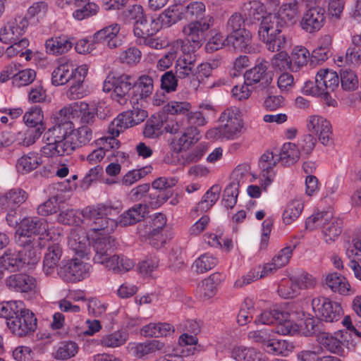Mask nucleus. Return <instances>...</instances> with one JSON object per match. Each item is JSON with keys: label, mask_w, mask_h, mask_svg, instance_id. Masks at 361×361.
I'll use <instances>...</instances> for the list:
<instances>
[{"label": "nucleus", "mask_w": 361, "mask_h": 361, "mask_svg": "<svg viewBox=\"0 0 361 361\" xmlns=\"http://www.w3.org/2000/svg\"><path fill=\"white\" fill-rule=\"evenodd\" d=\"M119 211V207L111 202L88 206L82 209V216L92 221L90 236L95 252L93 257L95 263H104L114 250L115 238L110 233L118 226L116 220L112 217L117 216Z\"/></svg>", "instance_id": "1"}, {"label": "nucleus", "mask_w": 361, "mask_h": 361, "mask_svg": "<svg viewBox=\"0 0 361 361\" xmlns=\"http://www.w3.org/2000/svg\"><path fill=\"white\" fill-rule=\"evenodd\" d=\"M0 317L6 319L8 328L19 337L32 334L37 328V318L20 300L0 303Z\"/></svg>", "instance_id": "2"}, {"label": "nucleus", "mask_w": 361, "mask_h": 361, "mask_svg": "<svg viewBox=\"0 0 361 361\" xmlns=\"http://www.w3.org/2000/svg\"><path fill=\"white\" fill-rule=\"evenodd\" d=\"M43 139L46 144L41 148V153L46 157H58L72 154L76 149L68 133V128L64 123L54 125L47 130Z\"/></svg>", "instance_id": "3"}, {"label": "nucleus", "mask_w": 361, "mask_h": 361, "mask_svg": "<svg viewBox=\"0 0 361 361\" xmlns=\"http://www.w3.org/2000/svg\"><path fill=\"white\" fill-rule=\"evenodd\" d=\"M284 26L283 20L266 11V14L259 24L258 35L269 51L275 52L285 48L286 38L282 34Z\"/></svg>", "instance_id": "4"}, {"label": "nucleus", "mask_w": 361, "mask_h": 361, "mask_svg": "<svg viewBox=\"0 0 361 361\" xmlns=\"http://www.w3.org/2000/svg\"><path fill=\"white\" fill-rule=\"evenodd\" d=\"M305 225L311 231L321 227L324 240L326 243L336 241L343 231V221L334 217L331 211L314 213L306 219Z\"/></svg>", "instance_id": "5"}, {"label": "nucleus", "mask_w": 361, "mask_h": 361, "mask_svg": "<svg viewBox=\"0 0 361 361\" xmlns=\"http://www.w3.org/2000/svg\"><path fill=\"white\" fill-rule=\"evenodd\" d=\"M265 6L259 1H250L243 4L240 13H234L228 18L226 29L231 32L241 31L243 25L259 24L266 14Z\"/></svg>", "instance_id": "6"}, {"label": "nucleus", "mask_w": 361, "mask_h": 361, "mask_svg": "<svg viewBox=\"0 0 361 361\" xmlns=\"http://www.w3.org/2000/svg\"><path fill=\"white\" fill-rule=\"evenodd\" d=\"M205 12V4L202 1H195L185 6L180 4L173 5L160 14V18L164 25L170 27L182 18L202 20L206 17Z\"/></svg>", "instance_id": "7"}, {"label": "nucleus", "mask_w": 361, "mask_h": 361, "mask_svg": "<svg viewBox=\"0 0 361 361\" xmlns=\"http://www.w3.org/2000/svg\"><path fill=\"white\" fill-rule=\"evenodd\" d=\"M213 24V18L207 16L202 20H194L184 26L183 33L185 37V42L183 44H187L190 51L195 52L196 49L202 46L205 40L207 31Z\"/></svg>", "instance_id": "8"}, {"label": "nucleus", "mask_w": 361, "mask_h": 361, "mask_svg": "<svg viewBox=\"0 0 361 361\" xmlns=\"http://www.w3.org/2000/svg\"><path fill=\"white\" fill-rule=\"evenodd\" d=\"M131 79L132 77L128 75L115 76L109 74L104 81L103 91H112V99L121 105H125L129 99V91L132 89Z\"/></svg>", "instance_id": "9"}, {"label": "nucleus", "mask_w": 361, "mask_h": 361, "mask_svg": "<svg viewBox=\"0 0 361 361\" xmlns=\"http://www.w3.org/2000/svg\"><path fill=\"white\" fill-rule=\"evenodd\" d=\"M91 271L90 264L75 257L63 263L58 269V274L66 282L75 283L88 278Z\"/></svg>", "instance_id": "10"}, {"label": "nucleus", "mask_w": 361, "mask_h": 361, "mask_svg": "<svg viewBox=\"0 0 361 361\" xmlns=\"http://www.w3.org/2000/svg\"><path fill=\"white\" fill-rule=\"evenodd\" d=\"M88 68L87 65L75 66L68 60L62 59L59 66L51 73V83L55 86L63 85L76 77L86 75Z\"/></svg>", "instance_id": "11"}, {"label": "nucleus", "mask_w": 361, "mask_h": 361, "mask_svg": "<svg viewBox=\"0 0 361 361\" xmlns=\"http://www.w3.org/2000/svg\"><path fill=\"white\" fill-rule=\"evenodd\" d=\"M317 341L322 349L339 356H343L348 344L349 335L345 330H339L334 334L320 332L317 334Z\"/></svg>", "instance_id": "12"}, {"label": "nucleus", "mask_w": 361, "mask_h": 361, "mask_svg": "<svg viewBox=\"0 0 361 361\" xmlns=\"http://www.w3.org/2000/svg\"><path fill=\"white\" fill-rule=\"evenodd\" d=\"M312 310L316 316L326 322L338 321L343 315L341 305L324 297H317L312 301Z\"/></svg>", "instance_id": "13"}, {"label": "nucleus", "mask_w": 361, "mask_h": 361, "mask_svg": "<svg viewBox=\"0 0 361 361\" xmlns=\"http://www.w3.org/2000/svg\"><path fill=\"white\" fill-rule=\"evenodd\" d=\"M307 128L310 132L318 136L323 145L329 146L333 144L332 127L325 118L318 115L308 116Z\"/></svg>", "instance_id": "14"}, {"label": "nucleus", "mask_w": 361, "mask_h": 361, "mask_svg": "<svg viewBox=\"0 0 361 361\" xmlns=\"http://www.w3.org/2000/svg\"><path fill=\"white\" fill-rule=\"evenodd\" d=\"M181 51L183 54L176 60L175 73L179 79L194 78L197 55L187 44H182Z\"/></svg>", "instance_id": "15"}, {"label": "nucleus", "mask_w": 361, "mask_h": 361, "mask_svg": "<svg viewBox=\"0 0 361 361\" xmlns=\"http://www.w3.org/2000/svg\"><path fill=\"white\" fill-rule=\"evenodd\" d=\"M316 83L321 90L322 97L329 106H334L336 101L330 97L329 93L334 92L339 84V77L336 72L329 70H320L316 75Z\"/></svg>", "instance_id": "16"}, {"label": "nucleus", "mask_w": 361, "mask_h": 361, "mask_svg": "<svg viewBox=\"0 0 361 361\" xmlns=\"http://www.w3.org/2000/svg\"><path fill=\"white\" fill-rule=\"evenodd\" d=\"M267 62H261L255 67L247 71L244 74V79L247 85L251 86L258 84L262 89L267 87L273 80L274 73L268 71Z\"/></svg>", "instance_id": "17"}, {"label": "nucleus", "mask_w": 361, "mask_h": 361, "mask_svg": "<svg viewBox=\"0 0 361 361\" xmlns=\"http://www.w3.org/2000/svg\"><path fill=\"white\" fill-rule=\"evenodd\" d=\"M27 27L28 21L25 17H18L8 22L0 30V41L6 44L18 41Z\"/></svg>", "instance_id": "18"}, {"label": "nucleus", "mask_w": 361, "mask_h": 361, "mask_svg": "<svg viewBox=\"0 0 361 361\" xmlns=\"http://www.w3.org/2000/svg\"><path fill=\"white\" fill-rule=\"evenodd\" d=\"M325 19V10L320 6H313L304 13L300 26L307 32L313 33L323 27Z\"/></svg>", "instance_id": "19"}, {"label": "nucleus", "mask_w": 361, "mask_h": 361, "mask_svg": "<svg viewBox=\"0 0 361 361\" xmlns=\"http://www.w3.org/2000/svg\"><path fill=\"white\" fill-rule=\"evenodd\" d=\"M6 287L14 292L30 293L37 287V279L29 274L18 273L11 274L6 279Z\"/></svg>", "instance_id": "20"}, {"label": "nucleus", "mask_w": 361, "mask_h": 361, "mask_svg": "<svg viewBox=\"0 0 361 361\" xmlns=\"http://www.w3.org/2000/svg\"><path fill=\"white\" fill-rule=\"evenodd\" d=\"M17 232L20 237H30L32 235H49L48 224L44 219L37 216L24 218L20 223L19 228Z\"/></svg>", "instance_id": "21"}, {"label": "nucleus", "mask_w": 361, "mask_h": 361, "mask_svg": "<svg viewBox=\"0 0 361 361\" xmlns=\"http://www.w3.org/2000/svg\"><path fill=\"white\" fill-rule=\"evenodd\" d=\"M121 26L113 23L96 32L92 36V40L97 44L106 42L108 47L115 49L122 45L123 41L118 36Z\"/></svg>", "instance_id": "22"}, {"label": "nucleus", "mask_w": 361, "mask_h": 361, "mask_svg": "<svg viewBox=\"0 0 361 361\" xmlns=\"http://www.w3.org/2000/svg\"><path fill=\"white\" fill-rule=\"evenodd\" d=\"M154 91V80L149 75L143 74L132 84L131 103L138 104L139 100L149 97Z\"/></svg>", "instance_id": "23"}, {"label": "nucleus", "mask_w": 361, "mask_h": 361, "mask_svg": "<svg viewBox=\"0 0 361 361\" xmlns=\"http://www.w3.org/2000/svg\"><path fill=\"white\" fill-rule=\"evenodd\" d=\"M90 233L86 235L84 231H73L68 238V246L80 257H84L89 254L90 245H92V239Z\"/></svg>", "instance_id": "24"}, {"label": "nucleus", "mask_w": 361, "mask_h": 361, "mask_svg": "<svg viewBox=\"0 0 361 361\" xmlns=\"http://www.w3.org/2000/svg\"><path fill=\"white\" fill-rule=\"evenodd\" d=\"M200 131L194 126H188L183 128L179 133L180 137L174 139L170 144L171 149L176 154H178L182 150L188 148L193 142H196L199 137Z\"/></svg>", "instance_id": "25"}, {"label": "nucleus", "mask_w": 361, "mask_h": 361, "mask_svg": "<svg viewBox=\"0 0 361 361\" xmlns=\"http://www.w3.org/2000/svg\"><path fill=\"white\" fill-rule=\"evenodd\" d=\"M127 128L126 125H124L123 120L121 118V115L119 114L109 126L108 133L109 135L100 138L99 140L100 142L99 144L111 148L113 150L118 149L121 143L119 140L116 139V137H118L121 132Z\"/></svg>", "instance_id": "26"}, {"label": "nucleus", "mask_w": 361, "mask_h": 361, "mask_svg": "<svg viewBox=\"0 0 361 361\" xmlns=\"http://www.w3.org/2000/svg\"><path fill=\"white\" fill-rule=\"evenodd\" d=\"M277 163H279L278 154H274L269 151L264 152L259 159V167L261 170V176L264 178V183L262 184L264 190L273 180L274 168Z\"/></svg>", "instance_id": "27"}, {"label": "nucleus", "mask_w": 361, "mask_h": 361, "mask_svg": "<svg viewBox=\"0 0 361 361\" xmlns=\"http://www.w3.org/2000/svg\"><path fill=\"white\" fill-rule=\"evenodd\" d=\"M178 179L175 177H159L152 182V186L154 189L158 190L160 194L157 195V201L152 205L159 206L165 202L171 195V188L176 185Z\"/></svg>", "instance_id": "28"}, {"label": "nucleus", "mask_w": 361, "mask_h": 361, "mask_svg": "<svg viewBox=\"0 0 361 361\" xmlns=\"http://www.w3.org/2000/svg\"><path fill=\"white\" fill-rule=\"evenodd\" d=\"M73 44V42L70 37L66 35H60L47 39L44 45L47 54L58 56L70 51Z\"/></svg>", "instance_id": "29"}, {"label": "nucleus", "mask_w": 361, "mask_h": 361, "mask_svg": "<svg viewBox=\"0 0 361 361\" xmlns=\"http://www.w3.org/2000/svg\"><path fill=\"white\" fill-rule=\"evenodd\" d=\"M162 26L164 25L161 20L160 16L157 19L144 16L135 23L134 35L136 38L146 35H155Z\"/></svg>", "instance_id": "30"}, {"label": "nucleus", "mask_w": 361, "mask_h": 361, "mask_svg": "<svg viewBox=\"0 0 361 361\" xmlns=\"http://www.w3.org/2000/svg\"><path fill=\"white\" fill-rule=\"evenodd\" d=\"M326 284L333 292L340 295H351L355 293V290L351 288L348 280L336 272L326 276Z\"/></svg>", "instance_id": "31"}, {"label": "nucleus", "mask_w": 361, "mask_h": 361, "mask_svg": "<svg viewBox=\"0 0 361 361\" xmlns=\"http://www.w3.org/2000/svg\"><path fill=\"white\" fill-rule=\"evenodd\" d=\"M62 254L63 250L60 244L52 243L48 246L43 259V270L46 275H50L54 271Z\"/></svg>", "instance_id": "32"}, {"label": "nucleus", "mask_w": 361, "mask_h": 361, "mask_svg": "<svg viewBox=\"0 0 361 361\" xmlns=\"http://www.w3.org/2000/svg\"><path fill=\"white\" fill-rule=\"evenodd\" d=\"M100 264L104 265L105 268L112 271L114 274L128 271L134 267L133 260L122 255H111L104 260V263H100Z\"/></svg>", "instance_id": "33"}, {"label": "nucleus", "mask_w": 361, "mask_h": 361, "mask_svg": "<svg viewBox=\"0 0 361 361\" xmlns=\"http://www.w3.org/2000/svg\"><path fill=\"white\" fill-rule=\"evenodd\" d=\"M147 211L146 204H135L127 211L123 212L120 216L119 220L117 221L123 226H128L135 224L140 221L145 216Z\"/></svg>", "instance_id": "34"}, {"label": "nucleus", "mask_w": 361, "mask_h": 361, "mask_svg": "<svg viewBox=\"0 0 361 361\" xmlns=\"http://www.w3.org/2000/svg\"><path fill=\"white\" fill-rule=\"evenodd\" d=\"M302 1L299 0H291L283 4L278 11V13H271L272 16H276L285 22H289L291 24L295 23L299 16L300 5Z\"/></svg>", "instance_id": "35"}, {"label": "nucleus", "mask_w": 361, "mask_h": 361, "mask_svg": "<svg viewBox=\"0 0 361 361\" xmlns=\"http://www.w3.org/2000/svg\"><path fill=\"white\" fill-rule=\"evenodd\" d=\"M164 343L158 340H152L144 343H133L130 346V350L139 358L145 355L161 351L164 348Z\"/></svg>", "instance_id": "36"}, {"label": "nucleus", "mask_w": 361, "mask_h": 361, "mask_svg": "<svg viewBox=\"0 0 361 361\" xmlns=\"http://www.w3.org/2000/svg\"><path fill=\"white\" fill-rule=\"evenodd\" d=\"M231 356L236 361H267L264 355L254 348L235 347Z\"/></svg>", "instance_id": "37"}, {"label": "nucleus", "mask_w": 361, "mask_h": 361, "mask_svg": "<svg viewBox=\"0 0 361 361\" xmlns=\"http://www.w3.org/2000/svg\"><path fill=\"white\" fill-rule=\"evenodd\" d=\"M68 128V133L77 149L87 145L92 138V130L87 126H82L77 129H72L71 123H66Z\"/></svg>", "instance_id": "38"}, {"label": "nucleus", "mask_w": 361, "mask_h": 361, "mask_svg": "<svg viewBox=\"0 0 361 361\" xmlns=\"http://www.w3.org/2000/svg\"><path fill=\"white\" fill-rule=\"evenodd\" d=\"M174 328L168 323H150L141 329V334L145 337H162L171 335Z\"/></svg>", "instance_id": "39"}, {"label": "nucleus", "mask_w": 361, "mask_h": 361, "mask_svg": "<svg viewBox=\"0 0 361 361\" xmlns=\"http://www.w3.org/2000/svg\"><path fill=\"white\" fill-rule=\"evenodd\" d=\"M42 164V159L36 152H29L18 159L16 167L18 171L23 173H28L36 169Z\"/></svg>", "instance_id": "40"}, {"label": "nucleus", "mask_w": 361, "mask_h": 361, "mask_svg": "<svg viewBox=\"0 0 361 361\" xmlns=\"http://www.w3.org/2000/svg\"><path fill=\"white\" fill-rule=\"evenodd\" d=\"M135 104H133L132 110L120 114L121 118L124 121V125L128 128L143 122L148 116L146 110L138 107V106H135Z\"/></svg>", "instance_id": "41"}, {"label": "nucleus", "mask_w": 361, "mask_h": 361, "mask_svg": "<svg viewBox=\"0 0 361 361\" xmlns=\"http://www.w3.org/2000/svg\"><path fill=\"white\" fill-rule=\"evenodd\" d=\"M221 191V188L219 185L216 184L212 185L197 204L196 211L204 212L209 210L219 200Z\"/></svg>", "instance_id": "42"}, {"label": "nucleus", "mask_w": 361, "mask_h": 361, "mask_svg": "<svg viewBox=\"0 0 361 361\" xmlns=\"http://www.w3.org/2000/svg\"><path fill=\"white\" fill-rule=\"evenodd\" d=\"M298 147L291 142L285 143L278 154L279 162L283 166H290L297 162L300 158Z\"/></svg>", "instance_id": "43"}, {"label": "nucleus", "mask_w": 361, "mask_h": 361, "mask_svg": "<svg viewBox=\"0 0 361 361\" xmlns=\"http://www.w3.org/2000/svg\"><path fill=\"white\" fill-rule=\"evenodd\" d=\"M0 267L4 269H9L11 271H15L24 267L19 250H7L0 257Z\"/></svg>", "instance_id": "44"}, {"label": "nucleus", "mask_w": 361, "mask_h": 361, "mask_svg": "<svg viewBox=\"0 0 361 361\" xmlns=\"http://www.w3.org/2000/svg\"><path fill=\"white\" fill-rule=\"evenodd\" d=\"M75 4L78 8L73 13V17L78 20L95 15L99 6L90 0H75Z\"/></svg>", "instance_id": "45"}, {"label": "nucleus", "mask_w": 361, "mask_h": 361, "mask_svg": "<svg viewBox=\"0 0 361 361\" xmlns=\"http://www.w3.org/2000/svg\"><path fill=\"white\" fill-rule=\"evenodd\" d=\"M44 115L40 107L35 106L31 107L23 116V121L27 126L31 129L43 128L45 130V126L43 123Z\"/></svg>", "instance_id": "46"}, {"label": "nucleus", "mask_w": 361, "mask_h": 361, "mask_svg": "<svg viewBox=\"0 0 361 361\" xmlns=\"http://www.w3.org/2000/svg\"><path fill=\"white\" fill-rule=\"evenodd\" d=\"M310 57V54L305 47L299 46L294 47L290 56L291 71L297 72L307 65Z\"/></svg>", "instance_id": "47"}, {"label": "nucleus", "mask_w": 361, "mask_h": 361, "mask_svg": "<svg viewBox=\"0 0 361 361\" xmlns=\"http://www.w3.org/2000/svg\"><path fill=\"white\" fill-rule=\"evenodd\" d=\"M250 36L246 30L231 32L227 36V46L235 50L243 51L250 43Z\"/></svg>", "instance_id": "48"}, {"label": "nucleus", "mask_w": 361, "mask_h": 361, "mask_svg": "<svg viewBox=\"0 0 361 361\" xmlns=\"http://www.w3.org/2000/svg\"><path fill=\"white\" fill-rule=\"evenodd\" d=\"M304 204L301 200L290 201L283 213V221L286 224H290L295 221L302 213Z\"/></svg>", "instance_id": "49"}, {"label": "nucleus", "mask_w": 361, "mask_h": 361, "mask_svg": "<svg viewBox=\"0 0 361 361\" xmlns=\"http://www.w3.org/2000/svg\"><path fill=\"white\" fill-rule=\"evenodd\" d=\"M42 133L43 128L42 127L37 129L28 128L23 132H19L15 140L18 145L29 147L35 143Z\"/></svg>", "instance_id": "50"}, {"label": "nucleus", "mask_w": 361, "mask_h": 361, "mask_svg": "<svg viewBox=\"0 0 361 361\" xmlns=\"http://www.w3.org/2000/svg\"><path fill=\"white\" fill-rule=\"evenodd\" d=\"M283 317L279 319L275 323V326L271 329L272 333H276L280 335L293 334L297 331L296 326L293 324V322L289 319V314L283 311Z\"/></svg>", "instance_id": "51"}, {"label": "nucleus", "mask_w": 361, "mask_h": 361, "mask_svg": "<svg viewBox=\"0 0 361 361\" xmlns=\"http://www.w3.org/2000/svg\"><path fill=\"white\" fill-rule=\"evenodd\" d=\"M279 295L283 298H293L299 293L298 285L293 276L281 280L278 286Z\"/></svg>", "instance_id": "52"}, {"label": "nucleus", "mask_w": 361, "mask_h": 361, "mask_svg": "<svg viewBox=\"0 0 361 361\" xmlns=\"http://www.w3.org/2000/svg\"><path fill=\"white\" fill-rule=\"evenodd\" d=\"M163 121L160 116H152L145 123L143 134L148 138L159 137L161 133Z\"/></svg>", "instance_id": "53"}, {"label": "nucleus", "mask_w": 361, "mask_h": 361, "mask_svg": "<svg viewBox=\"0 0 361 361\" xmlns=\"http://www.w3.org/2000/svg\"><path fill=\"white\" fill-rule=\"evenodd\" d=\"M361 49V35H353L351 38V43L346 50L345 61L348 64H358V51Z\"/></svg>", "instance_id": "54"}, {"label": "nucleus", "mask_w": 361, "mask_h": 361, "mask_svg": "<svg viewBox=\"0 0 361 361\" xmlns=\"http://www.w3.org/2000/svg\"><path fill=\"white\" fill-rule=\"evenodd\" d=\"M78 351V346L75 342H61L54 353V357L57 360H67L74 357Z\"/></svg>", "instance_id": "55"}, {"label": "nucleus", "mask_w": 361, "mask_h": 361, "mask_svg": "<svg viewBox=\"0 0 361 361\" xmlns=\"http://www.w3.org/2000/svg\"><path fill=\"white\" fill-rule=\"evenodd\" d=\"M340 80L341 87L345 91H353L358 87V78L356 73L350 69H341Z\"/></svg>", "instance_id": "56"}, {"label": "nucleus", "mask_w": 361, "mask_h": 361, "mask_svg": "<svg viewBox=\"0 0 361 361\" xmlns=\"http://www.w3.org/2000/svg\"><path fill=\"white\" fill-rule=\"evenodd\" d=\"M331 44V37L326 35L323 38V43L312 51V61L323 62L329 59L331 55L330 45Z\"/></svg>", "instance_id": "57"}, {"label": "nucleus", "mask_w": 361, "mask_h": 361, "mask_svg": "<svg viewBox=\"0 0 361 361\" xmlns=\"http://www.w3.org/2000/svg\"><path fill=\"white\" fill-rule=\"evenodd\" d=\"M6 204L11 209L19 207L27 198V193L22 189L14 188L6 193Z\"/></svg>", "instance_id": "58"}, {"label": "nucleus", "mask_w": 361, "mask_h": 361, "mask_svg": "<svg viewBox=\"0 0 361 361\" xmlns=\"http://www.w3.org/2000/svg\"><path fill=\"white\" fill-rule=\"evenodd\" d=\"M128 338L126 331H117L104 336L101 341L102 345L109 348H116L124 344Z\"/></svg>", "instance_id": "59"}, {"label": "nucleus", "mask_w": 361, "mask_h": 361, "mask_svg": "<svg viewBox=\"0 0 361 361\" xmlns=\"http://www.w3.org/2000/svg\"><path fill=\"white\" fill-rule=\"evenodd\" d=\"M218 260L214 256L209 254L202 255L197 258L193 266L197 273H204L213 269L217 264Z\"/></svg>", "instance_id": "60"}, {"label": "nucleus", "mask_w": 361, "mask_h": 361, "mask_svg": "<svg viewBox=\"0 0 361 361\" xmlns=\"http://www.w3.org/2000/svg\"><path fill=\"white\" fill-rule=\"evenodd\" d=\"M208 150V145L204 142L198 144L193 149L183 155V164L188 165L198 161Z\"/></svg>", "instance_id": "61"}, {"label": "nucleus", "mask_w": 361, "mask_h": 361, "mask_svg": "<svg viewBox=\"0 0 361 361\" xmlns=\"http://www.w3.org/2000/svg\"><path fill=\"white\" fill-rule=\"evenodd\" d=\"M221 127L224 137L227 140L237 138L240 136L243 127L242 118L226 123Z\"/></svg>", "instance_id": "62"}, {"label": "nucleus", "mask_w": 361, "mask_h": 361, "mask_svg": "<svg viewBox=\"0 0 361 361\" xmlns=\"http://www.w3.org/2000/svg\"><path fill=\"white\" fill-rule=\"evenodd\" d=\"M238 195V184L231 182L224 190L223 195V202L225 207L233 208L236 202Z\"/></svg>", "instance_id": "63"}, {"label": "nucleus", "mask_w": 361, "mask_h": 361, "mask_svg": "<svg viewBox=\"0 0 361 361\" xmlns=\"http://www.w3.org/2000/svg\"><path fill=\"white\" fill-rule=\"evenodd\" d=\"M141 58V51L135 47H130L121 53L119 60L122 63L135 66L140 63Z\"/></svg>", "instance_id": "64"}]
</instances>
